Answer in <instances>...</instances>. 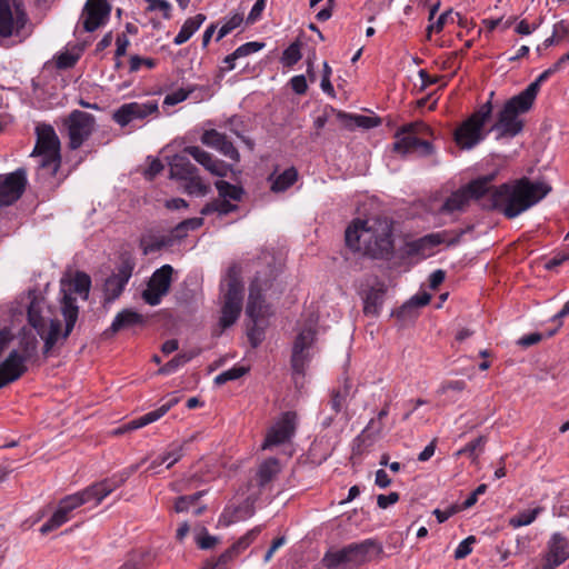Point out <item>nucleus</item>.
I'll return each mask as SVG.
<instances>
[{
  "label": "nucleus",
  "instance_id": "obj_41",
  "mask_svg": "<svg viewBox=\"0 0 569 569\" xmlns=\"http://www.w3.org/2000/svg\"><path fill=\"white\" fill-rule=\"evenodd\" d=\"M70 286L72 287L73 292L82 296L83 299H87L91 287V279L87 273L78 271L74 274L73 280L70 282Z\"/></svg>",
  "mask_w": 569,
  "mask_h": 569
},
{
  "label": "nucleus",
  "instance_id": "obj_54",
  "mask_svg": "<svg viewBox=\"0 0 569 569\" xmlns=\"http://www.w3.org/2000/svg\"><path fill=\"white\" fill-rule=\"evenodd\" d=\"M251 326L248 327L247 336L252 346V348H257L261 341L263 340V330L259 327V321H251Z\"/></svg>",
  "mask_w": 569,
  "mask_h": 569
},
{
  "label": "nucleus",
  "instance_id": "obj_61",
  "mask_svg": "<svg viewBox=\"0 0 569 569\" xmlns=\"http://www.w3.org/2000/svg\"><path fill=\"white\" fill-rule=\"evenodd\" d=\"M449 19H450L451 21H453V18H452V10H448V11H446V12L441 13V14L439 16V18L437 19V21H436L435 23H432V24H430V26L428 27V29H427V31H428V37H430V33H431L432 31L441 32V31H442V29H443V27H445V24L447 23V21H448Z\"/></svg>",
  "mask_w": 569,
  "mask_h": 569
},
{
  "label": "nucleus",
  "instance_id": "obj_21",
  "mask_svg": "<svg viewBox=\"0 0 569 569\" xmlns=\"http://www.w3.org/2000/svg\"><path fill=\"white\" fill-rule=\"evenodd\" d=\"M184 153L190 154L199 164H201L211 174L226 177L230 167L222 160L214 159L211 153L197 146H188L183 149Z\"/></svg>",
  "mask_w": 569,
  "mask_h": 569
},
{
  "label": "nucleus",
  "instance_id": "obj_18",
  "mask_svg": "<svg viewBox=\"0 0 569 569\" xmlns=\"http://www.w3.org/2000/svg\"><path fill=\"white\" fill-rule=\"evenodd\" d=\"M132 271L133 263L127 259L121 262L117 273H113L106 279L103 287L106 302H112L119 298L131 278Z\"/></svg>",
  "mask_w": 569,
  "mask_h": 569
},
{
  "label": "nucleus",
  "instance_id": "obj_16",
  "mask_svg": "<svg viewBox=\"0 0 569 569\" xmlns=\"http://www.w3.org/2000/svg\"><path fill=\"white\" fill-rule=\"evenodd\" d=\"M111 6L107 0H87L82 9V26L86 32H93L109 20Z\"/></svg>",
  "mask_w": 569,
  "mask_h": 569
},
{
  "label": "nucleus",
  "instance_id": "obj_1",
  "mask_svg": "<svg viewBox=\"0 0 569 569\" xmlns=\"http://www.w3.org/2000/svg\"><path fill=\"white\" fill-rule=\"evenodd\" d=\"M496 173L479 177L463 189L453 192L441 207V212L452 213L463 210L470 198L479 201L488 210H498L508 219H513L542 200L551 187L542 181L532 182L521 178L513 184L503 183L492 189Z\"/></svg>",
  "mask_w": 569,
  "mask_h": 569
},
{
  "label": "nucleus",
  "instance_id": "obj_57",
  "mask_svg": "<svg viewBox=\"0 0 569 569\" xmlns=\"http://www.w3.org/2000/svg\"><path fill=\"white\" fill-rule=\"evenodd\" d=\"M431 300V295L423 291L415 295L407 303L402 306V309H409L412 307H423L427 306Z\"/></svg>",
  "mask_w": 569,
  "mask_h": 569
},
{
  "label": "nucleus",
  "instance_id": "obj_8",
  "mask_svg": "<svg viewBox=\"0 0 569 569\" xmlns=\"http://www.w3.org/2000/svg\"><path fill=\"white\" fill-rule=\"evenodd\" d=\"M431 133V129L423 122L406 124L395 136L393 151L400 154L418 152L420 156H430L433 153V146L420 137Z\"/></svg>",
  "mask_w": 569,
  "mask_h": 569
},
{
  "label": "nucleus",
  "instance_id": "obj_31",
  "mask_svg": "<svg viewBox=\"0 0 569 569\" xmlns=\"http://www.w3.org/2000/svg\"><path fill=\"white\" fill-rule=\"evenodd\" d=\"M144 319L143 316L131 310V309H124L120 311L113 322L111 323L109 330L107 332L116 333L122 329H127L137 325L143 323Z\"/></svg>",
  "mask_w": 569,
  "mask_h": 569
},
{
  "label": "nucleus",
  "instance_id": "obj_22",
  "mask_svg": "<svg viewBox=\"0 0 569 569\" xmlns=\"http://www.w3.org/2000/svg\"><path fill=\"white\" fill-rule=\"evenodd\" d=\"M201 142L207 147L213 148L232 161H239L240 154L233 143L227 136L214 130H206L201 136Z\"/></svg>",
  "mask_w": 569,
  "mask_h": 569
},
{
  "label": "nucleus",
  "instance_id": "obj_46",
  "mask_svg": "<svg viewBox=\"0 0 569 569\" xmlns=\"http://www.w3.org/2000/svg\"><path fill=\"white\" fill-rule=\"evenodd\" d=\"M37 348H38V340L34 336L30 335V336H24L20 342V350H18L20 352V356L24 359V360H29L31 359L36 352H37Z\"/></svg>",
  "mask_w": 569,
  "mask_h": 569
},
{
  "label": "nucleus",
  "instance_id": "obj_32",
  "mask_svg": "<svg viewBox=\"0 0 569 569\" xmlns=\"http://www.w3.org/2000/svg\"><path fill=\"white\" fill-rule=\"evenodd\" d=\"M206 21V16L198 13L194 17L188 18L182 24L179 33L176 36L173 43L180 46L187 42Z\"/></svg>",
  "mask_w": 569,
  "mask_h": 569
},
{
  "label": "nucleus",
  "instance_id": "obj_9",
  "mask_svg": "<svg viewBox=\"0 0 569 569\" xmlns=\"http://www.w3.org/2000/svg\"><path fill=\"white\" fill-rule=\"evenodd\" d=\"M222 307L219 325L222 329L231 327L238 320L243 301V284L236 271L229 270L224 284L221 286Z\"/></svg>",
  "mask_w": 569,
  "mask_h": 569
},
{
  "label": "nucleus",
  "instance_id": "obj_37",
  "mask_svg": "<svg viewBox=\"0 0 569 569\" xmlns=\"http://www.w3.org/2000/svg\"><path fill=\"white\" fill-rule=\"evenodd\" d=\"M183 181V190L190 196L203 197L210 191V187L202 181L198 172Z\"/></svg>",
  "mask_w": 569,
  "mask_h": 569
},
{
  "label": "nucleus",
  "instance_id": "obj_10",
  "mask_svg": "<svg viewBox=\"0 0 569 569\" xmlns=\"http://www.w3.org/2000/svg\"><path fill=\"white\" fill-rule=\"evenodd\" d=\"M94 127V117L81 110H73L62 119V130L69 138L71 150L79 149L92 134Z\"/></svg>",
  "mask_w": 569,
  "mask_h": 569
},
{
  "label": "nucleus",
  "instance_id": "obj_56",
  "mask_svg": "<svg viewBox=\"0 0 569 569\" xmlns=\"http://www.w3.org/2000/svg\"><path fill=\"white\" fill-rule=\"evenodd\" d=\"M475 542H476V537L475 536H469L465 540H462L459 543V546L457 547V549L455 550V558L459 560V559H463L468 555H470L471 551H472L471 546Z\"/></svg>",
  "mask_w": 569,
  "mask_h": 569
},
{
  "label": "nucleus",
  "instance_id": "obj_44",
  "mask_svg": "<svg viewBox=\"0 0 569 569\" xmlns=\"http://www.w3.org/2000/svg\"><path fill=\"white\" fill-rule=\"evenodd\" d=\"M194 356V352L179 353L174 356L170 361H168L162 368H160L159 372L164 375L171 373L179 367L189 362Z\"/></svg>",
  "mask_w": 569,
  "mask_h": 569
},
{
  "label": "nucleus",
  "instance_id": "obj_24",
  "mask_svg": "<svg viewBox=\"0 0 569 569\" xmlns=\"http://www.w3.org/2000/svg\"><path fill=\"white\" fill-rule=\"evenodd\" d=\"M569 558V543L560 533H555L549 541V552L542 569H555Z\"/></svg>",
  "mask_w": 569,
  "mask_h": 569
},
{
  "label": "nucleus",
  "instance_id": "obj_13",
  "mask_svg": "<svg viewBox=\"0 0 569 569\" xmlns=\"http://www.w3.org/2000/svg\"><path fill=\"white\" fill-rule=\"evenodd\" d=\"M158 113L159 107L156 100L133 101L123 103L114 110L112 120L123 128L134 120H143L149 116H157Z\"/></svg>",
  "mask_w": 569,
  "mask_h": 569
},
{
  "label": "nucleus",
  "instance_id": "obj_19",
  "mask_svg": "<svg viewBox=\"0 0 569 569\" xmlns=\"http://www.w3.org/2000/svg\"><path fill=\"white\" fill-rule=\"evenodd\" d=\"M266 288L267 282L262 283L259 278H254L250 283L246 315L251 321H259L267 315V306L262 296Z\"/></svg>",
  "mask_w": 569,
  "mask_h": 569
},
{
  "label": "nucleus",
  "instance_id": "obj_43",
  "mask_svg": "<svg viewBox=\"0 0 569 569\" xmlns=\"http://www.w3.org/2000/svg\"><path fill=\"white\" fill-rule=\"evenodd\" d=\"M248 370H249V368L243 367V366L233 367V368L226 370V371L221 372L220 375H218L214 378V383L218 386H222L228 381L237 380V379L241 378L242 376H244L248 372Z\"/></svg>",
  "mask_w": 569,
  "mask_h": 569
},
{
  "label": "nucleus",
  "instance_id": "obj_11",
  "mask_svg": "<svg viewBox=\"0 0 569 569\" xmlns=\"http://www.w3.org/2000/svg\"><path fill=\"white\" fill-rule=\"evenodd\" d=\"M27 23V13L21 0H0V37L9 38Z\"/></svg>",
  "mask_w": 569,
  "mask_h": 569
},
{
  "label": "nucleus",
  "instance_id": "obj_38",
  "mask_svg": "<svg viewBox=\"0 0 569 569\" xmlns=\"http://www.w3.org/2000/svg\"><path fill=\"white\" fill-rule=\"evenodd\" d=\"M214 186L218 190L219 197L228 200L240 201L243 194V189L241 187L229 183L224 180H218L214 182Z\"/></svg>",
  "mask_w": 569,
  "mask_h": 569
},
{
  "label": "nucleus",
  "instance_id": "obj_53",
  "mask_svg": "<svg viewBox=\"0 0 569 569\" xmlns=\"http://www.w3.org/2000/svg\"><path fill=\"white\" fill-rule=\"evenodd\" d=\"M148 553H134L127 559L119 569H144Z\"/></svg>",
  "mask_w": 569,
  "mask_h": 569
},
{
  "label": "nucleus",
  "instance_id": "obj_58",
  "mask_svg": "<svg viewBox=\"0 0 569 569\" xmlns=\"http://www.w3.org/2000/svg\"><path fill=\"white\" fill-rule=\"evenodd\" d=\"M183 456V446L176 445L172 446L170 450L163 453L161 457H168L167 468H171L176 462H178Z\"/></svg>",
  "mask_w": 569,
  "mask_h": 569
},
{
  "label": "nucleus",
  "instance_id": "obj_50",
  "mask_svg": "<svg viewBox=\"0 0 569 569\" xmlns=\"http://www.w3.org/2000/svg\"><path fill=\"white\" fill-rule=\"evenodd\" d=\"M301 59L300 46L298 42L291 43L282 53L281 61L287 67H292Z\"/></svg>",
  "mask_w": 569,
  "mask_h": 569
},
{
  "label": "nucleus",
  "instance_id": "obj_59",
  "mask_svg": "<svg viewBox=\"0 0 569 569\" xmlns=\"http://www.w3.org/2000/svg\"><path fill=\"white\" fill-rule=\"evenodd\" d=\"M146 460L147 459L144 458L139 463L131 465L130 467L120 471L118 475H114L113 477H116V482L118 486L121 487L139 469V467L146 462Z\"/></svg>",
  "mask_w": 569,
  "mask_h": 569
},
{
  "label": "nucleus",
  "instance_id": "obj_30",
  "mask_svg": "<svg viewBox=\"0 0 569 569\" xmlns=\"http://www.w3.org/2000/svg\"><path fill=\"white\" fill-rule=\"evenodd\" d=\"M386 295V286L377 282L366 295L363 311L367 316L376 317L379 315Z\"/></svg>",
  "mask_w": 569,
  "mask_h": 569
},
{
  "label": "nucleus",
  "instance_id": "obj_47",
  "mask_svg": "<svg viewBox=\"0 0 569 569\" xmlns=\"http://www.w3.org/2000/svg\"><path fill=\"white\" fill-rule=\"evenodd\" d=\"M204 495V491H198L190 496H181L174 502V511L186 512L190 509L191 506H194L198 500Z\"/></svg>",
  "mask_w": 569,
  "mask_h": 569
},
{
  "label": "nucleus",
  "instance_id": "obj_28",
  "mask_svg": "<svg viewBox=\"0 0 569 569\" xmlns=\"http://www.w3.org/2000/svg\"><path fill=\"white\" fill-rule=\"evenodd\" d=\"M169 178L183 181L198 172V168L182 154H174L169 160Z\"/></svg>",
  "mask_w": 569,
  "mask_h": 569
},
{
  "label": "nucleus",
  "instance_id": "obj_14",
  "mask_svg": "<svg viewBox=\"0 0 569 569\" xmlns=\"http://www.w3.org/2000/svg\"><path fill=\"white\" fill-rule=\"evenodd\" d=\"M316 338L315 325L310 321L297 336L291 356V366L296 373L303 375L305 368L310 360L309 349Z\"/></svg>",
  "mask_w": 569,
  "mask_h": 569
},
{
  "label": "nucleus",
  "instance_id": "obj_48",
  "mask_svg": "<svg viewBox=\"0 0 569 569\" xmlns=\"http://www.w3.org/2000/svg\"><path fill=\"white\" fill-rule=\"evenodd\" d=\"M486 437L479 436L475 440L467 443L459 451H457V456L468 455L470 458L476 459L478 457L477 450L479 449L481 451L486 445Z\"/></svg>",
  "mask_w": 569,
  "mask_h": 569
},
{
  "label": "nucleus",
  "instance_id": "obj_40",
  "mask_svg": "<svg viewBox=\"0 0 569 569\" xmlns=\"http://www.w3.org/2000/svg\"><path fill=\"white\" fill-rule=\"evenodd\" d=\"M542 511L541 507H537L531 510H523L516 515L515 517L510 518L509 525L513 528H519L522 526H528L532 523L538 515Z\"/></svg>",
  "mask_w": 569,
  "mask_h": 569
},
{
  "label": "nucleus",
  "instance_id": "obj_36",
  "mask_svg": "<svg viewBox=\"0 0 569 569\" xmlns=\"http://www.w3.org/2000/svg\"><path fill=\"white\" fill-rule=\"evenodd\" d=\"M298 179L297 170L291 167L286 169L281 174L274 178L271 183V190L274 192H282L291 187Z\"/></svg>",
  "mask_w": 569,
  "mask_h": 569
},
{
  "label": "nucleus",
  "instance_id": "obj_2",
  "mask_svg": "<svg viewBox=\"0 0 569 569\" xmlns=\"http://www.w3.org/2000/svg\"><path fill=\"white\" fill-rule=\"evenodd\" d=\"M63 297L61 300V313L66 326L61 331V322L50 316L43 315L41 302L32 300L28 307V322L37 331L43 340V355L47 357L53 348L59 343H63L72 332L78 319L79 308L76 298L62 289Z\"/></svg>",
  "mask_w": 569,
  "mask_h": 569
},
{
  "label": "nucleus",
  "instance_id": "obj_5",
  "mask_svg": "<svg viewBox=\"0 0 569 569\" xmlns=\"http://www.w3.org/2000/svg\"><path fill=\"white\" fill-rule=\"evenodd\" d=\"M532 104L533 103L521 93L512 97L503 104L490 131L497 132L496 138L498 140L516 137L523 128V122L519 119V116L528 112Z\"/></svg>",
  "mask_w": 569,
  "mask_h": 569
},
{
  "label": "nucleus",
  "instance_id": "obj_51",
  "mask_svg": "<svg viewBox=\"0 0 569 569\" xmlns=\"http://www.w3.org/2000/svg\"><path fill=\"white\" fill-rule=\"evenodd\" d=\"M219 539L214 536L208 533L204 527L199 529V532L196 535V543L200 549L208 550L213 548L218 543Z\"/></svg>",
  "mask_w": 569,
  "mask_h": 569
},
{
  "label": "nucleus",
  "instance_id": "obj_25",
  "mask_svg": "<svg viewBox=\"0 0 569 569\" xmlns=\"http://www.w3.org/2000/svg\"><path fill=\"white\" fill-rule=\"evenodd\" d=\"M78 508L72 496H67L59 501L58 509L51 516V518L42 525L40 532L47 535L48 532L61 527L70 519V513Z\"/></svg>",
  "mask_w": 569,
  "mask_h": 569
},
{
  "label": "nucleus",
  "instance_id": "obj_64",
  "mask_svg": "<svg viewBox=\"0 0 569 569\" xmlns=\"http://www.w3.org/2000/svg\"><path fill=\"white\" fill-rule=\"evenodd\" d=\"M569 261V247L556 253L547 263V269H553L563 262Z\"/></svg>",
  "mask_w": 569,
  "mask_h": 569
},
{
  "label": "nucleus",
  "instance_id": "obj_42",
  "mask_svg": "<svg viewBox=\"0 0 569 569\" xmlns=\"http://www.w3.org/2000/svg\"><path fill=\"white\" fill-rule=\"evenodd\" d=\"M119 488L116 482V477L106 478L94 483L96 489V505H99L107 496Z\"/></svg>",
  "mask_w": 569,
  "mask_h": 569
},
{
  "label": "nucleus",
  "instance_id": "obj_3",
  "mask_svg": "<svg viewBox=\"0 0 569 569\" xmlns=\"http://www.w3.org/2000/svg\"><path fill=\"white\" fill-rule=\"evenodd\" d=\"M346 244L372 258H388L393 250L392 227L387 219L356 220L346 230Z\"/></svg>",
  "mask_w": 569,
  "mask_h": 569
},
{
  "label": "nucleus",
  "instance_id": "obj_49",
  "mask_svg": "<svg viewBox=\"0 0 569 569\" xmlns=\"http://www.w3.org/2000/svg\"><path fill=\"white\" fill-rule=\"evenodd\" d=\"M264 47L263 42L251 41L238 47L233 52L231 60H237L242 57H247L251 53L258 52Z\"/></svg>",
  "mask_w": 569,
  "mask_h": 569
},
{
  "label": "nucleus",
  "instance_id": "obj_15",
  "mask_svg": "<svg viewBox=\"0 0 569 569\" xmlns=\"http://www.w3.org/2000/svg\"><path fill=\"white\" fill-rule=\"evenodd\" d=\"M297 428V415L292 411L284 412L281 418L269 429L262 443V449H269L282 445L291 439Z\"/></svg>",
  "mask_w": 569,
  "mask_h": 569
},
{
  "label": "nucleus",
  "instance_id": "obj_17",
  "mask_svg": "<svg viewBox=\"0 0 569 569\" xmlns=\"http://www.w3.org/2000/svg\"><path fill=\"white\" fill-rule=\"evenodd\" d=\"M26 171L18 169L7 176H0V206H10L18 200L24 191Z\"/></svg>",
  "mask_w": 569,
  "mask_h": 569
},
{
  "label": "nucleus",
  "instance_id": "obj_7",
  "mask_svg": "<svg viewBox=\"0 0 569 569\" xmlns=\"http://www.w3.org/2000/svg\"><path fill=\"white\" fill-rule=\"evenodd\" d=\"M492 113L491 100L481 104L453 133L455 142L460 149L470 150L486 138L483 126Z\"/></svg>",
  "mask_w": 569,
  "mask_h": 569
},
{
  "label": "nucleus",
  "instance_id": "obj_52",
  "mask_svg": "<svg viewBox=\"0 0 569 569\" xmlns=\"http://www.w3.org/2000/svg\"><path fill=\"white\" fill-rule=\"evenodd\" d=\"M243 21V17L240 13H234L232 17H230L223 26L219 29L217 41L221 40L223 37L229 34L233 29L239 27L241 22Z\"/></svg>",
  "mask_w": 569,
  "mask_h": 569
},
{
  "label": "nucleus",
  "instance_id": "obj_20",
  "mask_svg": "<svg viewBox=\"0 0 569 569\" xmlns=\"http://www.w3.org/2000/svg\"><path fill=\"white\" fill-rule=\"evenodd\" d=\"M26 362L18 350H12L0 363V388L18 380L27 371Z\"/></svg>",
  "mask_w": 569,
  "mask_h": 569
},
{
  "label": "nucleus",
  "instance_id": "obj_62",
  "mask_svg": "<svg viewBox=\"0 0 569 569\" xmlns=\"http://www.w3.org/2000/svg\"><path fill=\"white\" fill-rule=\"evenodd\" d=\"M78 59L79 56L77 54H72L70 52H62L58 56L56 63L59 69H68L73 67L77 63Z\"/></svg>",
  "mask_w": 569,
  "mask_h": 569
},
{
  "label": "nucleus",
  "instance_id": "obj_63",
  "mask_svg": "<svg viewBox=\"0 0 569 569\" xmlns=\"http://www.w3.org/2000/svg\"><path fill=\"white\" fill-rule=\"evenodd\" d=\"M144 1L148 3L149 11L160 10L163 12V17L166 19L170 18L171 6L168 1H166V0H144Z\"/></svg>",
  "mask_w": 569,
  "mask_h": 569
},
{
  "label": "nucleus",
  "instance_id": "obj_34",
  "mask_svg": "<svg viewBox=\"0 0 569 569\" xmlns=\"http://www.w3.org/2000/svg\"><path fill=\"white\" fill-rule=\"evenodd\" d=\"M338 118L346 127L351 129L355 127L371 129L380 124V119L377 117H367L361 114L351 116L345 112H339Z\"/></svg>",
  "mask_w": 569,
  "mask_h": 569
},
{
  "label": "nucleus",
  "instance_id": "obj_35",
  "mask_svg": "<svg viewBox=\"0 0 569 569\" xmlns=\"http://www.w3.org/2000/svg\"><path fill=\"white\" fill-rule=\"evenodd\" d=\"M280 471L279 461L276 458H269L263 461L257 472L260 487L268 485Z\"/></svg>",
  "mask_w": 569,
  "mask_h": 569
},
{
  "label": "nucleus",
  "instance_id": "obj_6",
  "mask_svg": "<svg viewBox=\"0 0 569 569\" xmlns=\"http://www.w3.org/2000/svg\"><path fill=\"white\" fill-rule=\"evenodd\" d=\"M37 143L31 153L39 157V168L54 176L60 167V140L50 124H40L37 127Z\"/></svg>",
  "mask_w": 569,
  "mask_h": 569
},
{
  "label": "nucleus",
  "instance_id": "obj_33",
  "mask_svg": "<svg viewBox=\"0 0 569 569\" xmlns=\"http://www.w3.org/2000/svg\"><path fill=\"white\" fill-rule=\"evenodd\" d=\"M173 244V237L168 236H142L140 239V248L142 249V253L144 256L150 254L152 252L159 251L163 248L171 247Z\"/></svg>",
  "mask_w": 569,
  "mask_h": 569
},
{
  "label": "nucleus",
  "instance_id": "obj_12",
  "mask_svg": "<svg viewBox=\"0 0 569 569\" xmlns=\"http://www.w3.org/2000/svg\"><path fill=\"white\" fill-rule=\"evenodd\" d=\"M173 271L170 264H163L152 273L142 292V298L148 305L157 306L161 302L162 297L168 295Z\"/></svg>",
  "mask_w": 569,
  "mask_h": 569
},
{
  "label": "nucleus",
  "instance_id": "obj_23",
  "mask_svg": "<svg viewBox=\"0 0 569 569\" xmlns=\"http://www.w3.org/2000/svg\"><path fill=\"white\" fill-rule=\"evenodd\" d=\"M383 423L381 420L371 419L362 432L357 436L352 445L353 455H362L367 448L371 447L381 436Z\"/></svg>",
  "mask_w": 569,
  "mask_h": 569
},
{
  "label": "nucleus",
  "instance_id": "obj_4",
  "mask_svg": "<svg viewBox=\"0 0 569 569\" xmlns=\"http://www.w3.org/2000/svg\"><path fill=\"white\" fill-rule=\"evenodd\" d=\"M382 553V547L373 539L350 543L340 550L327 552L323 563L328 569H355Z\"/></svg>",
  "mask_w": 569,
  "mask_h": 569
},
{
  "label": "nucleus",
  "instance_id": "obj_55",
  "mask_svg": "<svg viewBox=\"0 0 569 569\" xmlns=\"http://www.w3.org/2000/svg\"><path fill=\"white\" fill-rule=\"evenodd\" d=\"M73 498V501H76V505L78 507L94 500L96 501V489L94 483L86 488L84 490L77 492L74 495H71Z\"/></svg>",
  "mask_w": 569,
  "mask_h": 569
},
{
  "label": "nucleus",
  "instance_id": "obj_27",
  "mask_svg": "<svg viewBox=\"0 0 569 569\" xmlns=\"http://www.w3.org/2000/svg\"><path fill=\"white\" fill-rule=\"evenodd\" d=\"M446 232L430 233L417 240L410 241L406 244V253L408 256H422L427 257L433 247L445 241Z\"/></svg>",
  "mask_w": 569,
  "mask_h": 569
},
{
  "label": "nucleus",
  "instance_id": "obj_60",
  "mask_svg": "<svg viewBox=\"0 0 569 569\" xmlns=\"http://www.w3.org/2000/svg\"><path fill=\"white\" fill-rule=\"evenodd\" d=\"M146 460L147 459L144 458L139 463L131 465L130 467L120 471L118 475H114L113 477H116V482L118 486L121 487L139 469V467L146 462Z\"/></svg>",
  "mask_w": 569,
  "mask_h": 569
},
{
  "label": "nucleus",
  "instance_id": "obj_26",
  "mask_svg": "<svg viewBox=\"0 0 569 569\" xmlns=\"http://www.w3.org/2000/svg\"><path fill=\"white\" fill-rule=\"evenodd\" d=\"M177 402H178V399L173 398L168 403L161 406L157 410L148 412L144 416L137 418L134 420H131L128 423H126L124 426L116 429L113 431V433L122 435L124 432L136 430V429L142 428L151 422H154L158 419H160L162 416H164L171 409V407L174 406Z\"/></svg>",
  "mask_w": 569,
  "mask_h": 569
},
{
  "label": "nucleus",
  "instance_id": "obj_45",
  "mask_svg": "<svg viewBox=\"0 0 569 569\" xmlns=\"http://www.w3.org/2000/svg\"><path fill=\"white\" fill-rule=\"evenodd\" d=\"M260 533V528L256 527L251 530H249L244 536L239 538L231 547L230 549L238 556L240 552H242L244 549H247L253 540L258 537Z\"/></svg>",
  "mask_w": 569,
  "mask_h": 569
},
{
  "label": "nucleus",
  "instance_id": "obj_39",
  "mask_svg": "<svg viewBox=\"0 0 569 569\" xmlns=\"http://www.w3.org/2000/svg\"><path fill=\"white\" fill-rule=\"evenodd\" d=\"M237 208H238L237 204H232L228 200H224L221 198V200H214V201L207 203L201 209L200 212H201V214H204V216L213 213V212H218L221 216H226V214L237 210Z\"/></svg>",
  "mask_w": 569,
  "mask_h": 569
},
{
  "label": "nucleus",
  "instance_id": "obj_29",
  "mask_svg": "<svg viewBox=\"0 0 569 569\" xmlns=\"http://www.w3.org/2000/svg\"><path fill=\"white\" fill-rule=\"evenodd\" d=\"M569 62V51L561 56L558 61L545 70L532 83H530L523 91L520 93L523 94L529 101L532 103L538 94L539 88L543 81H546L551 74L561 69L565 63Z\"/></svg>",
  "mask_w": 569,
  "mask_h": 569
}]
</instances>
